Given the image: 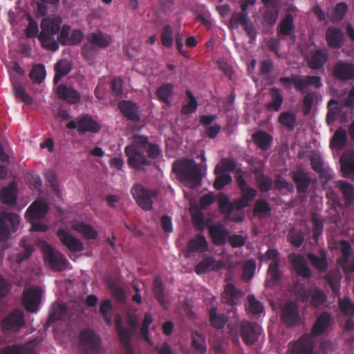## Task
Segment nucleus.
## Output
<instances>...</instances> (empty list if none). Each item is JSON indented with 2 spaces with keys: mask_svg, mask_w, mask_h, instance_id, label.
Wrapping results in <instances>:
<instances>
[{
  "mask_svg": "<svg viewBox=\"0 0 354 354\" xmlns=\"http://www.w3.org/2000/svg\"><path fill=\"white\" fill-rule=\"evenodd\" d=\"M173 171L178 178L191 187H197L201 184L202 176L199 166L192 159L185 158L173 163Z\"/></svg>",
  "mask_w": 354,
  "mask_h": 354,
  "instance_id": "obj_1",
  "label": "nucleus"
},
{
  "mask_svg": "<svg viewBox=\"0 0 354 354\" xmlns=\"http://www.w3.org/2000/svg\"><path fill=\"white\" fill-rule=\"evenodd\" d=\"M62 22V18L59 17L42 19L40 24L41 30L37 38L43 48L52 51L58 50L59 44L55 39V35L59 32Z\"/></svg>",
  "mask_w": 354,
  "mask_h": 354,
  "instance_id": "obj_2",
  "label": "nucleus"
},
{
  "mask_svg": "<svg viewBox=\"0 0 354 354\" xmlns=\"http://www.w3.org/2000/svg\"><path fill=\"white\" fill-rule=\"evenodd\" d=\"M79 347L82 354H106L102 339L93 329L85 328L79 335Z\"/></svg>",
  "mask_w": 354,
  "mask_h": 354,
  "instance_id": "obj_3",
  "label": "nucleus"
},
{
  "mask_svg": "<svg viewBox=\"0 0 354 354\" xmlns=\"http://www.w3.org/2000/svg\"><path fill=\"white\" fill-rule=\"evenodd\" d=\"M279 82L286 88H290L292 84L294 85L295 89L301 93H305L308 86H312L315 88H320L322 86V79L319 76L305 75L302 77H282L279 78Z\"/></svg>",
  "mask_w": 354,
  "mask_h": 354,
  "instance_id": "obj_4",
  "label": "nucleus"
},
{
  "mask_svg": "<svg viewBox=\"0 0 354 354\" xmlns=\"http://www.w3.org/2000/svg\"><path fill=\"white\" fill-rule=\"evenodd\" d=\"M20 221V216L16 213L3 212L0 214V242L10 239L18 230Z\"/></svg>",
  "mask_w": 354,
  "mask_h": 354,
  "instance_id": "obj_5",
  "label": "nucleus"
},
{
  "mask_svg": "<svg viewBox=\"0 0 354 354\" xmlns=\"http://www.w3.org/2000/svg\"><path fill=\"white\" fill-rule=\"evenodd\" d=\"M124 153L130 168L137 171H145V167L152 164V161L147 158L143 150L136 149L133 145H127L124 148Z\"/></svg>",
  "mask_w": 354,
  "mask_h": 354,
  "instance_id": "obj_6",
  "label": "nucleus"
},
{
  "mask_svg": "<svg viewBox=\"0 0 354 354\" xmlns=\"http://www.w3.org/2000/svg\"><path fill=\"white\" fill-rule=\"evenodd\" d=\"M131 193L137 204L145 211L151 209L153 206L152 199L158 195V191L146 189L139 183L133 185Z\"/></svg>",
  "mask_w": 354,
  "mask_h": 354,
  "instance_id": "obj_7",
  "label": "nucleus"
},
{
  "mask_svg": "<svg viewBox=\"0 0 354 354\" xmlns=\"http://www.w3.org/2000/svg\"><path fill=\"white\" fill-rule=\"evenodd\" d=\"M290 176L296 185L298 197L304 201L306 198L307 191L313 182L310 174L306 172L302 167H298L295 171L290 173Z\"/></svg>",
  "mask_w": 354,
  "mask_h": 354,
  "instance_id": "obj_8",
  "label": "nucleus"
},
{
  "mask_svg": "<svg viewBox=\"0 0 354 354\" xmlns=\"http://www.w3.org/2000/svg\"><path fill=\"white\" fill-rule=\"evenodd\" d=\"M43 253L45 262L53 271L60 272L66 268L68 261L59 251L47 244Z\"/></svg>",
  "mask_w": 354,
  "mask_h": 354,
  "instance_id": "obj_9",
  "label": "nucleus"
},
{
  "mask_svg": "<svg viewBox=\"0 0 354 354\" xmlns=\"http://www.w3.org/2000/svg\"><path fill=\"white\" fill-rule=\"evenodd\" d=\"M41 293V289L39 286H31L24 290L22 302L27 311L35 313L38 310Z\"/></svg>",
  "mask_w": 354,
  "mask_h": 354,
  "instance_id": "obj_10",
  "label": "nucleus"
},
{
  "mask_svg": "<svg viewBox=\"0 0 354 354\" xmlns=\"http://www.w3.org/2000/svg\"><path fill=\"white\" fill-rule=\"evenodd\" d=\"M335 80L339 82L354 80V64L345 60H338L335 63L332 70Z\"/></svg>",
  "mask_w": 354,
  "mask_h": 354,
  "instance_id": "obj_11",
  "label": "nucleus"
},
{
  "mask_svg": "<svg viewBox=\"0 0 354 354\" xmlns=\"http://www.w3.org/2000/svg\"><path fill=\"white\" fill-rule=\"evenodd\" d=\"M240 335L247 345H253L259 338L261 333L260 326L254 322L242 320L239 324Z\"/></svg>",
  "mask_w": 354,
  "mask_h": 354,
  "instance_id": "obj_12",
  "label": "nucleus"
},
{
  "mask_svg": "<svg viewBox=\"0 0 354 354\" xmlns=\"http://www.w3.org/2000/svg\"><path fill=\"white\" fill-rule=\"evenodd\" d=\"M25 324L24 315L22 310L15 309L8 314L1 322L3 331L17 332Z\"/></svg>",
  "mask_w": 354,
  "mask_h": 354,
  "instance_id": "obj_13",
  "label": "nucleus"
},
{
  "mask_svg": "<svg viewBox=\"0 0 354 354\" xmlns=\"http://www.w3.org/2000/svg\"><path fill=\"white\" fill-rule=\"evenodd\" d=\"M281 319L288 326H299L301 324L299 306L295 301H289L284 305L281 311Z\"/></svg>",
  "mask_w": 354,
  "mask_h": 354,
  "instance_id": "obj_14",
  "label": "nucleus"
},
{
  "mask_svg": "<svg viewBox=\"0 0 354 354\" xmlns=\"http://www.w3.org/2000/svg\"><path fill=\"white\" fill-rule=\"evenodd\" d=\"M218 205L220 212L225 214L228 220L240 223L244 219L243 215L237 212L233 213L232 201L225 194L220 192L218 196Z\"/></svg>",
  "mask_w": 354,
  "mask_h": 354,
  "instance_id": "obj_15",
  "label": "nucleus"
},
{
  "mask_svg": "<svg viewBox=\"0 0 354 354\" xmlns=\"http://www.w3.org/2000/svg\"><path fill=\"white\" fill-rule=\"evenodd\" d=\"M328 58V52L325 48L310 50L306 57L308 66L315 71L323 68Z\"/></svg>",
  "mask_w": 354,
  "mask_h": 354,
  "instance_id": "obj_16",
  "label": "nucleus"
},
{
  "mask_svg": "<svg viewBox=\"0 0 354 354\" xmlns=\"http://www.w3.org/2000/svg\"><path fill=\"white\" fill-rule=\"evenodd\" d=\"M287 354H313V344L310 337L303 335L297 342H290Z\"/></svg>",
  "mask_w": 354,
  "mask_h": 354,
  "instance_id": "obj_17",
  "label": "nucleus"
},
{
  "mask_svg": "<svg viewBox=\"0 0 354 354\" xmlns=\"http://www.w3.org/2000/svg\"><path fill=\"white\" fill-rule=\"evenodd\" d=\"M277 35L280 38L290 37L293 41H295V26L292 14L287 13L282 18L277 26Z\"/></svg>",
  "mask_w": 354,
  "mask_h": 354,
  "instance_id": "obj_18",
  "label": "nucleus"
},
{
  "mask_svg": "<svg viewBox=\"0 0 354 354\" xmlns=\"http://www.w3.org/2000/svg\"><path fill=\"white\" fill-rule=\"evenodd\" d=\"M57 235L62 243L71 252H81L83 250V243L67 230L60 228L57 230Z\"/></svg>",
  "mask_w": 354,
  "mask_h": 354,
  "instance_id": "obj_19",
  "label": "nucleus"
},
{
  "mask_svg": "<svg viewBox=\"0 0 354 354\" xmlns=\"http://www.w3.org/2000/svg\"><path fill=\"white\" fill-rule=\"evenodd\" d=\"M56 94L59 99L71 104H77L81 100V95L77 90L65 84H60L57 86Z\"/></svg>",
  "mask_w": 354,
  "mask_h": 354,
  "instance_id": "obj_20",
  "label": "nucleus"
},
{
  "mask_svg": "<svg viewBox=\"0 0 354 354\" xmlns=\"http://www.w3.org/2000/svg\"><path fill=\"white\" fill-rule=\"evenodd\" d=\"M48 210L47 204L42 201L33 202L26 212V218L28 221L40 220L45 217Z\"/></svg>",
  "mask_w": 354,
  "mask_h": 354,
  "instance_id": "obj_21",
  "label": "nucleus"
},
{
  "mask_svg": "<svg viewBox=\"0 0 354 354\" xmlns=\"http://www.w3.org/2000/svg\"><path fill=\"white\" fill-rule=\"evenodd\" d=\"M118 109L128 120L133 122H139L140 120L138 107L137 104L132 101H120L118 103Z\"/></svg>",
  "mask_w": 354,
  "mask_h": 354,
  "instance_id": "obj_22",
  "label": "nucleus"
},
{
  "mask_svg": "<svg viewBox=\"0 0 354 354\" xmlns=\"http://www.w3.org/2000/svg\"><path fill=\"white\" fill-rule=\"evenodd\" d=\"M281 278L282 273L279 270V261H272L268 269L266 286L273 288L279 285Z\"/></svg>",
  "mask_w": 354,
  "mask_h": 354,
  "instance_id": "obj_23",
  "label": "nucleus"
},
{
  "mask_svg": "<svg viewBox=\"0 0 354 354\" xmlns=\"http://www.w3.org/2000/svg\"><path fill=\"white\" fill-rule=\"evenodd\" d=\"M100 129V124L88 115H84L77 120V131L81 134L86 132L97 133Z\"/></svg>",
  "mask_w": 354,
  "mask_h": 354,
  "instance_id": "obj_24",
  "label": "nucleus"
},
{
  "mask_svg": "<svg viewBox=\"0 0 354 354\" xmlns=\"http://www.w3.org/2000/svg\"><path fill=\"white\" fill-rule=\"evenodd\" d=\"M115 330L120 343L125 348L130 346L131 332L122 323V318L120 315H116L115 317Z\"/></svg>",
  "mask_w": 354,
  "mask_h": 354,
  "instance_id": "obj_25",
  "label": "nucleus"
},
{
  "mask_svg": "<svg viewBox=\"0 0 354 354\" xmlns=\"http://www.w3.org/2000/svg\"><path fill=\"white\" fill-rule=\"evenodd\" d=\"M326 40L331 48H339L344 44V33L338 28H329L326 32Z\"/></svg>",
  "mask_w": 354,
  "mask_h": 354,
  "instance_id": "obj_26",
  "label": "nucleus"
},
{
  "mask_svg": "<svg viewBox=\"0 0 354 354\" xmlns=\"http://www.w3.org/2000/svg\"><path fill=\"white\" fill-rule=\"evenodd\" d=\"M71 226L73 230L80 234L86 239H95L98 236L95 228L84 221H73Z\"/></svg>",
  "mask_w": 354,
  "mask_h": 354,
  "instance_id": "obj_27",
  "label": "nucleus"
},
{
  "mask_svg": "<svg viewBox=\"0 0 354 354\" xmlns=\"http://www.w3.org/2000/svg\"><path fill=\"white\" fill-rule=\"evenodd\" d=\"M331 323V317L327 312H323L317 318L312 330L311 335L313 337H317L322 335L326 329L329 327Z\"/></svg>",
  "mask_w": 354,
  "mask_h": 354,
  "instance_id": "obj_28",
  "label": "nucleus"
},
{
  "mask_svg": "<svg viewBox=\"0 0 354 354\" xmlns=\"http://www.w3.org/2000/svg\"><path fill=\"white\" fill-rule=\"evenodd\" d=\"M291 263L297 274L304 278H310L311 271L304 256L299 254L291 259Z\"/></svg>",
  "mask_w": 354,
  "mask_h": 354,
  "instance_id": "obj_29",
  "label": "nucleus"
},
{
  "mask_svg": "<svg viewBox=\"0 0 354 354\" xmlns=\"http://www.w3.org/2000/svg\"><path fill=\"white\" fill-rule=\"evenodd\" d=\"M210 236L216 245H223L226 243L228 231L221 225H213L209 227Z\"/></svg>",
  "mask_w": 354,
  "mask_h": 354,
  "instance_id": "obj_30",
  "label": "nucleus"
},
{
  "mask_svg": "<svg viewBox=\"0 0 354 354\" xmlns=\"http://www.w3.org/2000/svg\"><path fill=\"white\" fill-rule=\"evenodd\" d=\"M0 198L3 204L15 205L17 200V189L15 183H10L8 187L1 189Z\"/></svg>",
  "mask_w": 354,
  "mask_h": 354,
  "instance_id": "obj_31",
  "label": "nucleus"
},
{
  "mask_svg": "<svg viewBox=\"0 0 354 354\" xmlns=\"http://www.w3.org/2000/svg\"><path fill=\"white\" fill-rule=\"evenodd\" d=\"M210 325L216 329H223L228 322V317L223 313H217V308L212 307L208 311Z\"/></svg>",
  "mask_w": 354,
  "mask_h": 354,
  "instance_id": "obj_32",
  "label": "nucleus"
},
{
  "mask_svg": "<svg viewBox=\"0 0 354 354\" xmlns=\"http://www.w3.org/2000/svg\"><path fill=\"white\" fill-rule=\"evenodd\" d=\"M55 75L53 77V83L57 84L60 80L67 75L72 70V65L70 61L62 59L58 61L54 66Z\"/></svg>",
  "mask_w": 354,
  "mask_h": 354,
  "instance_id": "obj_33",
  "label": "nucleus"
},
{
  "mask_svg": "<svg viewBox=\"0 0 354 354\" xmlns=\"http://www.w3.org/2000/svg\"><path fill=\"white\" fill-rule=\"evenodd\" d=\"M259 189L262 193L269 192L272 187V179L263 174L259 168H256L253 171Z\"/></svg>",
  "mask_w": 354,
  "mask_h": 354,
  "instance_id": "obj_34",
  "label": "nucleus"
},
{
  "mask_svg": "<svg viewBox=\"0 0 354 354\" xmlns=\"http://www.w3.org/2000/svg\"><path fill=\"white\" fill-rule=\"evenodd\" d=\"M208 243L205 236L201 234L189 240L187 243V250L190 252H204L207 250Z\"/></svg>",
  "mask_w": 354,
  "mask_h": 354,
  "instance_id": "obj_35",
  "label": "nucleus"
},
{
  "mask_svg": "<svg viewBox=\"0 0 354 354\" xmlns=\"http://www.w3.org/2000/svg\"><path fill=\"white\" fill-rule=\"evenodd\" d=\"M271 100L269 102L266 107L269 111H278L283 102V96L279 88L272 87L270 89Z\"/></svg>",
  "mask_w": 354,
  "mask_h": 354,
  "instance_id": "obj_36",
  "label": "nucleus"
},
{
  "mask_svg": "<svg viewBox=\"0 0 354 354\" xmlns=\"http://www.w3.org/2000/svg\"><path fill=\"white\" fill-rule=\"evenodd\" d=\"M311 265L318 271L324 272L328 267L327 257L325 252H322L320 257L314 253L308 252L306 254Z\"/></svg>",
  "mask_w": 354,
  "mask_h": 354,
  "instance_id": "obj_37",
  "label": "nucleus"
},
{
  "mask_svg": "<svg viewBox=\"0 0 354 354\" xmlns=\"http://www.w3.org/2000/svg\"><path fill=\"white\" fill-rule=\"evenodd\" d=\"M87 39L91 44L103 48L107 47L111 42V36L100 31L90 33L87 36Z\"/></svg>",
  "mask_w": 354,
  "mask_h": 354,
  "instance_id": "obj_38",
  "label": "nucleus"
},
{
  "mask_svg": "<svg viewBox=\"0 0 354 354\" xmlns=\"http://www.w3.org/2000/svg\"><path fill=\"white\" fill-rule=\"evenodd\" d=\"M339 162L344 176L354 173V151L344 153L341 156Z\"/></svg>",
  "mask_w": 354,
  "mask_h": 354,
  "instance_id": "obj_39",
  "label": "nucleus"
},
{
  "mask_svg": "<svg viewBox=\"0 0 354 354\" xmlns=\"http://www.w3.org/2000/svg\"><path fill=\"white\" fill-rule=\"evenodd\" d=\"M278 122L290 131H293L297 124L296 114L290 111L281 112L278 117Z\"/></svg>",
  "mask_w": 354,
  "mask_h": 354,
  "instance_id": "obj_40",
  "label": "nucleus"
},
{
  "mask_svg": "<svg viewBox=\"0 0 354 354\" xmlns=\"http://www.w3.org/2000/svg\"><path fill=\"white\" fill-rule=\"evenodd\" d=\"M252 139L257 146L263 151L268 149L272 141V137L263 131L254 133Z\"/></svg>",
  "mask_w": 354,
  "mask_h": 354,
  "instance_id": "obj_41",
  "label": "nucleus"
},
{
  "mask_svg": "<svg viewBox=\"0 0 354 354\" xmlns=\"http://www.w3.org/2000/svg\"><path fill=\"white\" fill-rule=\"evenodd\" d=\"M1 354H37L34 348L26 344H13L6 346L1 351Z\"/></svg>",
  "mask_w": 354,
  "mask_h": 354,
  "instance_id": "obj_42",
  "label": "nucleus"
},
{
  "mask_svg": "<svg viewBox=\"0 0 354 354\" xmlns=\"http://www.w3.org/2000/svg\"><path fill=\"white\" fill-rule=\"evenodd\" d=\"M174 86L171 83L163 84L156 91L158 100L167 106L171 104V97L173 94Z\"/></svg>",
  "mask_w": 354,
  "mask_h": 354,
  "instance_id": "obj_43",
  "label": "nucleus"
},
{
  "mask_svg": "<svg viewBox=\"0 0 354 354\" xmlns=\"http://www.w3.org/2000/svg\"><path fill=\"white\" fill-rule=\"evenodd\" d=\"M347 141V136L346 131L342 127H339L333 136L330 145L333 149H343Z\"/></svg>",
  "mask_w": 354,
  "mask_h": 354,
  "instance_id": "obj_44",
  "label": "nucleus"
},
{
  "mask_svg": "<svg viewBox=\"0 0 354 354\" xmlns=\"http://www.w3.org/2000/svg\"><path fill=\"white\" fill-rule=\"evenodd\" d=\"M337 187L343 195L345 203L351 205L354 202V186L348 182L339 180Z\"/></svg>",
  "mask_w": 354,
  "mask_h": 354,
  "instance_id": "obj_45",
  "label": "nucleus"
},
{
  "mask_svg": "<svg viewBox=\"0 0 354 354\" xmlns=\"http://www.w3.org/2000/svg\"><path fill=\"white\" fill-rule=\"evenodd\" d=\"M236 168V162L232 158H222L214 168V174L229 173Z\"/></svg>",
  "mask_w": 354,
  "mask_h": 354,
  "instance_id": "obj_46",
  "label": "nucleus"
},
{
  "mask_svg": "<svg viewBox=\"0 0 354 354\" xmlns=\"http://www.w3.org/2000/svg\"><path fill=\"white\" fill-rule=\"evenodd\" d=\"M192 346L198 354H205L207 350V345L205 335L196 331L192 334Z\"/></svg>",
  "mask_w": 354,
  "mask_h": 354,
  "instance_id": "obj_47",
  "label": "nucleus"
},
{
  "mask_svg": "<svg viewBox=\"0 0 354 354\" xmlns=\"http://www.w3.org/2000/svg\"><path fill=\"white\" fill-rule=\"evenodd\" d=\"M13 90L16 97H19L21 101L27 104L32 103V97L26 93L23 84L19 80H14L12 77Z\"/></svg>",
  "mask_w": 354,
  "mask_h": 354,
  "instance_id": "obj_48",
  "label": "nucleus"
},
{
  "mask_svg": "<svg viewBox=\"0 0 354 354\" xmlns=\"http://www.w3.org/2000/svg\"><path fill=\"white\" fill-rule=\"evenodd\" d=\"M153 294L157 299V300L159 301L160 305L164 308H167L168 307V303L166 301L165 299V292H164V286L162 284V282L159 279H156L153 281Z\"/></svg>",
  "mask_w": 354,
  "mask_h": 354,
  "instance_id": "obj_49",
  "label": "nucleus"
},
{
  "mask_svg": "<svg viewBox=\"0 0 354 354\" xmlns=\"http://www.w3.org/2000/svg\"><path fill=\"white\" fill-rule=\"evenodd\" d=\"M327 299L326 295L319 288L312 290L310 297V304L313 308H317L324 304Z\"/></svg>",
  "mask_w": 354,
  "mask_h": 354,
  "instance_id": "obj_50",
  "label": "nucleus"
},
{
  "mask_svg": "<svg viewBox=\"0 0 354 354\" xmlns=\"http://www.w3.org/2000/svg\"><path fill=\"white\" fill-rule=\"evenodd\" d=\"M312 290L306 288L302 285H297L294 288V294L297 301L306 303L310 300Z\"/></svg>",
  "mask_w": 354,
  "mask_h": 354,
  "instance_id": "obj_51",
  "label": "nucleus"
},
{
  "mask_svg": "<svg viewBox=\"0 0 354 354\" xmlns=\"http://www.w3.org/2000/svg\"><path fill=\"white\" fill-rule=\"evenodd\" d=\"M216 176L214 182V187L216 190L223 189L226 185L232 183V178L229 173L214 174Z\"/></svg>",
  "mask_w": 354,
  "mask_h": 354,
  "instance_id": "obj_52",
  "label": "nucleus"
},
{
  "mask_svg": "<svg viewBox=\"0 0 354 354\" xmlns=\"http://www.w3.org/2000/svg\"><path fill=\"white\" fill-rule=\"evenodd\" d=\"M247 300L248 302L247 309L249 313L253 315H259L263 313L264 309L263 304L258 301L254 295H248Z\"/></svg>",
  "mask_w": 354,
  "mask_h": 354,
  "instance_id": "obj_53",
  "label": "nucleus"
},
{
  "mask_svg": "<svg viewBox=\"0 0 354 354\" xmlns=\"http://www.w3.org/2000/svg\"><path fill=\"white\" fill-rule=\"evenodd\" d=\"M249 22L248 13L234 12L231 17L229 26L231 28H236L239 25L243 27Z\"/></svg>",
  "mask_w": 354,
  "mask_h": 354,
  "instance_id": "obj_54",
  "label": "nucleus"
},
{
  "mask_svg": "<svg viewBox=\"0 0 354 354\" xmlns=\"http://www.w3.org/2000/svg\"><path fill=\"white\" fill-rule=\"evenodd\" d=\"M271 207L265 199H258L256 201L254 206V214L259 216L264 214L270 215L271 213Z\"/></svg>",
  "mask_w": 354,
  "mask_h": 354,
  "instance_id": "obj_55",
  "label": "nucleus"
},
{
  "mask_svg": "<svg viewBox=\"0 0 354 354\" xmlns=\"http://www.w3.org/2000/svg\"><path fill=\"white\" fill-rule=\"evenodd\" d=\"M46 77L45 67L43 64H37L32 67L30 77L35 84H40Z\"/></svg>",
  "mask_w": 354,
  "mask_h": 354,
  "instance_id": "obj_56",
  "label": "nucleus"
},
{
  "mask_svg": "<svg viewBox=\"0 0 354 354\" xmlns=\"http://www.w3.org/2000/svg\"><path fill=\"white\" fill-rule=\"evenodd\" d=\"M160 40L162 44L167 48L173 46V30L169 25H165L161 31Z\"/></svg>",
  "mask_w": 354,
  "mask_h": 354,
  "instance_id": "obj_57",
  "label": "nucleus"
},
{
  "mask_svg": "<svg viewBox=\"0 0 354 354\" xmlns=\"http://www.w3.org/2000/svg\"><path fill=\"white\" fill-rule=\"evenodd\" d=\"M333 104H337V101L334 99L330 100L328 104V112L326 121L328 124H332L337 118L340 112V108L337 106H332Z\"/></svg>",
  "mask_w": 354,
  "mask_h": 354,
  "instance_id": "obj_58",
  "label": "nucleus"
},
{
  "mask_svg": "<svg viewBox=\"0 0 354 354\" xmlns=\"http://www.w3.org/2000/svg\"><path fill=\"white\" fill-rule=\"evenodd\" d=\"M325 281L330 286L334 294L337 295L340 290V278L335 272H329L324 277Z\"/></svg>",
  "mask_w": 354,
  "mask_h": 354,
  "instance_id": "obj_59",
  "label": "nucleus"
},
{
  "mask_svg": "<svg viewBox=\"0 0 354 354\" xmlns=\"http://www.w3.org/2000/svg\"><path fill=\"white\" fill-rule=\"evenodd\" d=\"M214 263L215 259L213 257H204L199 263L196 265L194 271L197 274H202L205 273Z\"/></svg>",
  "mask_w": 354,
  "mask_h": 354,
  "instance_id": "obj_60",
  "label": "nucleus"
},
{
  "mask_svg": "<svg viewBox=\"0 0 354 354\" xmlns=\"http://www.w3.org/2000/svg\"><path fill=\"white\" fill-rule=\"evenodd\" d=\"M339 308L345 315H354V303L351 301L349 297H344L339 299Z\"/></svg>",
  "mask_w": 354,
  "mask_h": 354,
  "instance_id": "obj_61",
  "label": "nucleus"
},
{
  "mask_svg": "<svg viewBox=\"0 0 354 354\" xmlns=\"http://www.w3.org/2000/svg\"><path fill=\"white\" fill-rule=\"evenodd\" d=\"M348 12V6L346 3L340 2L338 3L332 13L331 20L333 22L341 21L346 13Z\"/></svg>",
  "mask_w": 354,
  "mask_h": 354,
  "instance_id": "obj_62",
  "label": "nucleus"
},
{
  "mask_svg": "<svg viewBox=\"0 0 354 354\" xmlns=\"http://www.w3.org/2000/svg\"><path fill=\"white\" fill-rule=\"evenodd\" d=\"M67 306L63 304H57L55 308L53 313L49 316L48 320H64L68 318Z\"/></svg>",
  "mask_w": 354,
  "mask_h": 354,
  "instance_id": "obj_63",
  "label": "nucleus"
},
{
  "mask_svg": "<svg viewBox=\"0 0 354 354\" xmlns=\"http://www.w3.org/2000/svg\"><path fill=\"white\" fill-rule=\"evenodd\" d=\"M186 94L189 97V101L182 106L181 113L184 115H188L194 113L198 107L197 100L192 95V92L190 91H187Z\"/></svg>",
  "mask_w": 354,
  "mask_h": 354,
  "instance_id": "obj_64",
  "label": "nucleus"
}]
</instances>
